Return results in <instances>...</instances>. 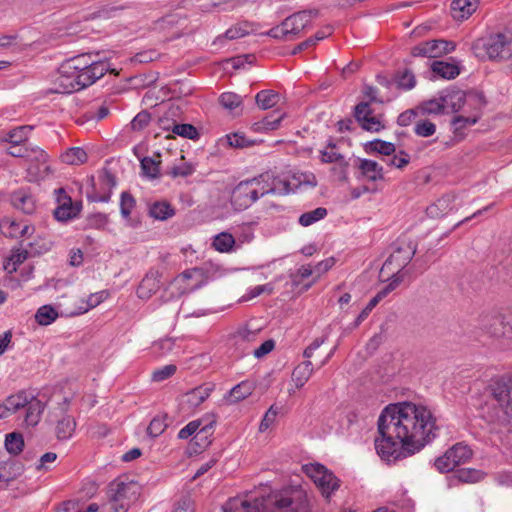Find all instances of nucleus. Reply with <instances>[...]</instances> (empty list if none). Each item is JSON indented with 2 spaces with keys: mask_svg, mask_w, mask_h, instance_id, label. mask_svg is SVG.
<instances>
[{
  "mask_svg": "<svg viewBox=\"0 0 512 512\" xmlns=\"http://www.w3.org/2000/svg\"><path fill=\"white\" fill-rule=\"evenodd\" d=\"M167 418V414L155 416L147 427V434L152 438L160 436L168 427Z\"/></svg>",
  "mask_w": 512,
  "mask_h": 512,
  "instance_id": "44",
  "label": "nucleus"
},
{
  "mask_svg": "<svg viewBox=\"0 0 512 512\" xmlns=\"http://www.w3.org/2000/svg\"><path fill=\"white\" fill-rule=\"evenodd\" d=\"M366 149L367 151L376 152L388 157L392 156L396 151V147L392 142L384 141L381 139L370 141Z\"/></svg>",
  "mask_w": 512,
  "mask_h": 512,
  "instance_id": "41",
  "label": "nucleus"
},
{
  "mask_svg": "<svg viewBox=\"0 0 512 512\" xmlns=\"http://www.w3.org/2000/svg\"><path fill=\"white\" fill-rule=\"evenodd\" d=\"M263 195H287L292 191L290 183L286 179L275 176L272 172H265L259 175Z\"/></svg>",
  "mask_w": 512,
  "mask_h": 512,
  "instance_id": "17",
  "label": "nucleus"
},
{
  "mask_svg": "<svg viewBox=\"0 0 512 512\" xmlns=\"http://www.w3.org/2000/svg\"><path fill=\"white\" fill-rule=\"evenodd\" d=\"M32 401V396H29L26 391H21L16 395L9 396L5 403L12 413L17 412L19 409L26 407Z\"/></svg>",
  "mask_w": 512,
  "mask_h": 512,
  "instance_id": "40",
  "label": "nucleus"
},
{
  "mask_svg": "<svg viewBox=\"0 0 512 512\" xmlns=\"http://www.w3.org/2000/svg\"><path fill=\"white\" fill-rule=\"evenodd\" d=\"M54 193L58 204L53 212L54 218L59 222H68L77 218L82 210V202H73L62 187L55 189Z\"/></svg>",
  "mask_w": 512,
  "mask_h": 512,
  "instance_id": "11",
  "label": "nucleus"
},
{
  "mask_svg": "<svg viewBox=\"0 0 512 512\" xmlns=\"http://www.w3.org/2000/svg\"><path fill=\"white\" fill-rule=\"evenodd\" d=\"M172 132L191 140H194L199 136L196 127L191 124H173Z\"/></svg>",
  "mask_w": 512,
  "mask_h": 512,
  "instance_id": "49",
  "label": "nucleus"
},
{
  "mask_svg": "<svg viewBox=\"0 0 512 512\" xmlns=\"http://www.w3.org/2000/svg\"><path fill=\"white\" fill-rule=\"evenodd\" d=\"M438 431L436 418L426 406L412 402L392 404L378 418L375 449L387 462L407 458L432 442Z\"/></svg>",
  "mask_w": 512,
  "mask_h": 512,
  "instance_id": "1",
  "label": "nucleus"
},
{
  "mask_svg": "<svg viewBox=\"0 0 512 512\" xmlns=\"http://www.w3.org/2000/svg\"><path fill=\"white\" fill-rule=\"evenodd\" d=\"M221 141L226 142L229 147L233 148H245L254 144V142L246 138L243 133L238 132L227 134Z\"/></svg>",
  "mask_w": 512,
  "mask_h": 512,
  "instance_id": "45",
  "label": "nucleus"
},
{
  "mask_svg": "<svg viewBox=\"0 0 512 512\" xmlns=\"http://www.w3.org/2000/svg\"><path fill=\"white\" fill-rule=\"evenodd\" d=\"M470 108H473L472 113L468 115H457L452 119L451 124L455 131H459L467 126H472L479 120L482 106H470Z\"/></svg>",
  "mask_w": 512,
  "mask_h": 512,
  "instance_id": "30",
  "label": "nucleus"
},
{
  "mask_svg": "<svg viewBox=\"0 0 512 512\" xmlns=\"http://www.w3.org/2000/svg\"><path fill=\"white\" fill-rule=\"evenodd\" d=\"M456 477L462 482H477L481 478V472L476 469H460L456 472Z\"/></svg>",
  "mask_w": 512,
  "mask_h": 512,
  "instance_id": "61",
  "label": "nucleus"
},
{
  "mask_svg": "<svg viewBox=\"0 0 512 512\" xmlns=\"http://www.w3.org/2000/svg\"><path fill=\"white\" fill-rule=\"evenodd\" d=\"M421 109L425 114H441L445 112V104L443 96L440 99H433L422 104Z\"/></svg>",
  "mask_w": 512,
  "mask_h": 512,
  "instance_id": "53",
  "label": "nucleus"
},
{
  "mask_svg": "<svg viewBox=\"0 0 512 512\" xmlns=\"http://www.w3.org/2000/svg\"><path fill=\"white\" fill-rule=\"evenodd\" d=\"M235 238L231 233L221 232L214 236L212 246L221 253H229L233 250Z\"/></svg>",
  "mask_w": 512,
  "mask_h": 512,
  "instance_id": "37",
  "label": "nucleus"
},
{
  "mask_svg": "<svg viewBox=\"0 0 512 512\" xmlns=\"http://www.w3.org/2000/svg\"><path fill=\"white\" fill-rule=\"evenodd\" d=\"M306 475L315 483L322 496L329 499L339 489L340 480L334 473L319 463L304 466Z\"/></svg>",
  "mask_w": 512,
  "mask_h": 512,
  "instance_id": "9",
  "label": "nucleus"
},
{
  "mask_svg": "<svg viewBox=\"0 0 512 512\" xmlns=\"http://www.w3.org/2000/svg\"><path fill=\"white\" fill-rule=\"evenodd\" d=\"M220 105L228 110L232 115L238 116L242 113L243 99L234 92H224L219 97Z\"/></svg>",
  "mask_w": 512,
  "mask_h": 512,
  "instance_id": "26",
  "label": "nucleus"
},
{
  "mask_svg": "<svg viewBox=\"0 0 512 512\" xmlns=\"http://www.w3.org/2000/svg\"><path fill=\"white\" fill-rule=\"evenodd\" d=\"M313 374V364L310 360H306L297 365L292 372V380L296 388H301L310 379Z\"/></svg>",
  "mask_w": 512,
  "mask_h": 512,
  "instance_id": "28",
  "label": "nucleus"
},
{
  "mask_svg": "<svg viewBox=\"0 0 512 512\" xmlns=\"http://www.w3.org/2000/svg\"><path fill=\"white\" fill-rule=\"evenodd\" d=\"M455 49L456 44L453 41L434 39L412 47L411 55L414 57L439 58L453 52Z\"/></svg>",
  "mask_w": 512,
  "mask_h": 512,
  "instance_id": "12",
  "label": "nucleus"
},
{
  "mask_svg": "<svg viewBox=\"0 0 512 512\" xmlns=\"http://www.w3.org/2000/svg\"><path fill=\"white\" fill-rule=\"evenodd\" d=\"M150 120V113L147 111H141L131 121V127L134 131H140L148 126Z\"/></svg>",
  "mask_w": 512,
  "mask_h": 512,
  "instance_id": "62",
  "label": "nucleus"
},
{
  "mask_svg": "<svg viewBox=\"0 0 512 512\" xmlns=\"http://www.w3.org/2000/svg\"><path fill=\"white\" fill-rule=\"evenodd\" d=\"M28 256V251H17L5 262L4 269L7 273L12 274L17 270V265L21 264Z\"/></svg>",
  "mask_w": 512,
  "mask_h": 512,
  "instance_id": "51",
  "label": "nucleus"
},
{
  "mask_svg": "<svg viewBox=\"0 0 512 512\" xmlns=\"http://www.w3.org/2000/svg\"><path fill=\"white\" fill-rule=\"evenodd\" d=\"M453 201L454 196L449 194L444 195L427 208V214L430 217H442L452 210Z\"/></svg>",
  "mask_w": 512,
  "mask_h": 512,
  "instance_id": "29",
  "label": "nucleus"
},
{
  "mask_svg": "<svg viewBox=\"0 0 512 512\" xmlns=\"http://www.w3.org/2000/svg\"><path fill=\"white\" fill-rule=\"evenodd\" d=\"M471 50L482 61H507L512 57V31L490 33L478 38L473 42Z\"/></svg>",
  "mask_w": 512,
  "mask_h": 512,
  "instance_id": "4",
  "label": "nucleus"
},
{
  "mask_svg": "<svg viewBox=\"0 0 512 512\" xmlns=\"http://www.w3.org/2000/svg\"><path fill=\"white\" fill-rule=\"evenodd\" d=\"M481 329L495 339H512V313L484 316L481 322Z\"/></svg>",
  "mask_w": 512,
  "mask_h": 512,
  "instance_id": "10",
  "label": "nucleus"
},
{
  "mask_svg": "<svg viewBox=\"0 0 512 512\" xmlns=\"http://www.w3.org/2000/svg\"><path fill=\"white\" fill-rule=\"evenodd\" d=\"M417 250L413 241L398 240L394 244V250L384 262L382 270H389L392 273L390 281L395 275L403 276L400 272L410 263Z\"/></svg>",
  "mask_w": 512,
  "mask_h": 512,
  "instance_id": "8",
  "label": "nucleus"
},
{
  "mask_svg": "<svg viewBox=\"0 0 512 512\" xmlns=\"http://www.w3.org/2000/svg\"><path fill=\"white\" fill-rule=\"evenodd\" d=\"M29 226L27 224H21L15 220L3 219L0 222V230L6 237L16 238L23 235Z\"/></svg>",
  "mask_w": 512,
  "mask_h": 512,
  "instance_id": "31",
  "label": "nucleus"
},
{
  "mask_svg": "<svg viewBox=\"0 0 512 512\" xmlns=\"http://www.w3.org/2000/svg\"><path fill=\"white\" fill-rule=\"evenodd\" d=\"M318 15L316 10H304L292 14L282 21L285 32L290 40H294L301 31L309 27L314 17Z\"/></svg>",
  "mask_w": 512,
  "mask_h": 512,
  "instance_id": "15",
  "label": "nucleus"
},
{
  "mask_svg": "<svg viewBox=\"0 0 512 512\" xmlns=\"http://www.w3.org/2000/svg\"><path fill=\"white\" fill-rule=\"evenodd\" d=\"M434 465L436 469L441 473H447L450 471H453L457 465L452 461L451 455H449V452L446 451L442 456L438 457Z\"/></svg>",
  "mask_w": 512,
  "mask_h": 512,
  "instance_id": "54",
  "label": "nucleus"
},
{
  "mask_svg": "<svg viewBox=\"0 0 512 512\" xmlns=\"http://www.w3.org/2000/svg\"><path fill=\"white\" fill-rule=\"evenodd\" d=\"M285 117V113H273L265 116L260 121L255 122L252 125V129L255 132L263 133L268 131L276 130L280 127L282 120Z\"/></svg>",
  "mask_w": 512,
  "mask_h": 512,
  "instance_id": "25",
  "label": "nucleus"
},
{
  "mask_svg": "<svg viewBox=\"0 0 512 512\" xmlns=\"http://www.w3.org/2000/svg\"><path fill=\"white\" fill-rule=\"evenodd\" d=\"M223 512H311L306 492L300 487H287L274 491L253 502L240 497L230 498Z\"/></svg>",
  "mask_w": 512,
  "mask_h": 512,
  "instance_id": "3",
  "label": "nucleus"
},
{
  "mask_svg": "<svg viewBox=\"0 0 512 512\" xmlns=\"http://www.w3.org/2000/svg\"><path fill=\"white\" fill-rule=\"evenodd\" d=\"M99 181L103 187L108 189V192L103 195L95 194L91 199L94 202H108L111 198V190L116 186V178L110 171L105 170L99 177Z\"/></svg>",
  "mask_w": 512,
  "mask_h": 512,
  "instance_id": "34",
  "label": "nucleus"
},
{
  "mask_svg": "<svg viewBox=\"0 0 512 512\" xmlns=\"http://www.w3.org/2000/svg\"><path fill=\"white\" fill-rule=\"evenodd\" d=\"M402 282V277L395 275L392 281L389 282L382 290H380L366 305V307L358 315L355 325H359L365 320L377 304L384 299L390 292H392Z\"/></svg>",
  "mask_w": 512,
  "mask_h": 512,
  "instance_id": "19",
  "label": "nucleus"
},
{
  "mask_svg": "<svg viewBox=\"0 0 512 512\" xmlns=\"http://www.w3.org/2000/svg\"><path fill=\"white\" fill-rule=\"evenodd\" d=\"M372 114L369 103L360 102L354 108V117L361 124L366 118Z\"/></svg>",
  "mask_w": 512,
  "mask_h": 512,
  "instance_id": "64",
  "label": "nucleus"
},
{
  "mask_svg": "<svg viewBox=\"0 0 512 512\" xmlns=\"http://www.w3.org/2000/svg\"><path fill=\"white\" fill-rule=\"evenodd\" d=\"M107 72L116 74L100 52H88L72 57L59 68L57 83L62 93L70 94L93 85Z\"/></svg>",
  "mask_w": 512,
  "mask_h": 512,
  "instance_id": "2",
  "label": "nucleus"
},
{
  "mask_svg": "<svg viewBox=\"0 0 512 512\" xmlns=\"http://www.w3.org/2000/svg\"><path fill=\"white\" fill-rule=\"evenodd\" d=\"M262 189L260 176L239 182L232 190L231 205L238 211L249 208L264 196Z\"/></svg>",
  "mask_w": 512,
  "mask_h": 512,
  "instance_id": "7",
  "label": "nucleus"
},
{
  "mask_svg": "<svg viewBox=\"0 0 512 512\" xmlns=\"http://www.w3.org/2000/svg\"><path fill=\"white\" fill-rule=\"evenodd\" d=\"M161 273L157 269H150L137 288V296L147 300L152 297L160 288Z\"/></svg>",
  "mask_w": 512,
  "mask_h": 512,
  "instance_id": "18",
  "label": "nucleus"
},
{
  "mask_svg": "<svg viewBox=\"0 0 512 512\" xmlns=\"http://www.w3.org/2000/svg\"><path fill=\"white\" fill-rule=\"evenodd\" d=\"M358 169L361 176L369 181L376 182L384 178L383 167L374 160L359 159Z\"/></svg>",
  "mask_w": 512,
  "mask_h": 512,
  "instance_id": "24",
  "label": "nucleus"
},
{
  "mask_svg": "<svg viewBox=\"0 0 512 512\" xmlns=\"http://www.w3.org/2000/svg\"><path fill=\"white\" fill-rule=\"evenodd\" d=\"M54 173L53 161L49 155L43 149L34 147V182L50 180Z\"/></svg>",
  "mask_w": 512,
  "mask_h": 512,
  "instance_id": "16",
  "label": "nucleus"
},
{
  "mask_svg": "<svg viewBox=\"0 0 512 512\" xmlns=\"http://www.w3.org/2000/svg\"><path fill=\"white\" fill-rule=\"evenodd\" d=\"M479 0H453L451 3V13L455 20H464L469 18L477 9Z\"/></svg>",
  "mask_w": 512,
  "mask_h": 512,
  "instance_id": "23",
  "label": "nucleus"
},
{
  "mask_svg": "<svg viewBox=\"0 0 512 512\" xmlns=\"http://www.w3.org/2000/svg\"><path fill=\"white\" fill-rule=\"evenodd\" d=\"M396 83L399 89L411 90L416 85V79L411 71L405 70L397 77Z\"/></svg>",
  "mask_w": 512,
  "mask_h": 512,
  "instance_id": "58",
  "label": "nucleus"
},
{
  "mask_svg": "<svg viewBox=\"0 0 512 512\" xmlns=\"http://www.w3.org/2000/svg\"><path fill=\"white\" fill-rule=\"evenodd\" d=\"M141 169L143 174L154 179L159 176V162H156L151 157H144L141 159Z\"/></svg>",
  "mask_w": 512,
  "mask_h": 512,
  "instance_id": "50",
  "label": "nucleus"
},
{
  "mask_svg": "<svg viewBox=\"0 0 512 512\" xmlns=\"http://www.w3.org/2000/svg\"><path fill=\"white\" fill-rule=\"evenodd\" d=\"M175 210L168 202H155L149 208V215L156 220H167L174 216Z\"/></svg>",
  "mask_w": 512,
  "mask_h": 512,
  "instance_id": "36",
  "label": "nucleus"
},
{
  "mask_svg": "<svg viewBox=\"0 0 512 512\" xmlns=\"http://www.w3.org/2000/svg\"><path fill=\"white\" fill-rule=\"evenodd\" d=\"M217 417L214 413H207L201 418L190 421L178 432V439L186 440L194 435L192 441L197 446L195 452L205 450L212 443L214 427Z\"/></svg>",
  "mask_w": 512,
  "mask_h": 512,
  "instance_id": "6",
  "label": "nucleus"
},
{
  "mask_svg": "<svg viewBox=\"0 0 512 512\" xmlns=\"http://www.w3.org/2000/svg\"><path fill=\"white\" fill-rule=\"evenodd\" d=\"M327 216V209L318 207L312 211L305 212L300 215L298 222L303 227H308Z\"/></svg>",
  "mask_w": 512,
  "mask_h": 512,
  "instance_id": "43",
  "label": "nucleus"
},
{
  "mask_svg": "<svg viewBox=\"0 0 512 512\" xmlns=\"http://www.w3.org/2000/svg\"><path fill=\"white\" fill-rule=\"evenodd\" d=\"M57 310L51 305H43L38 308L34 319L41 326H47L58 318Z\"/></svg>",
  "mask_w": 512,
  "mask_h": 512,
  "instance_id": "38",
  "label": "nucleus"
},
{
  "mask_svg": "<svg viewBox=\"0 0 512 512\" xmlns=\"http://www.w3.org/2000/svg\"><path fill=\"white\" fill-rule=\"evenodd\" d=\"M177 371V367L174 364H168L163 367H160L153 371L152 380L155 382H162L171 376H173Z\"/></svg>",
  "mask_w": 512,
  "mask_h": 512,
  "instance_id": "56",
  "label": "nucleus"
},
{
  "mask_svg": "<svg viewBox=\"0 0 512 512\" xmlns=\"http://www.w3.org/2000/svg\"><path fill=\"white\" fill-rule=\"evenodd\" d=\"M431 70L435 75L447 80L455 79L460 74L457 64L445 61H434Z\"/></svg>",
  "mask_w": 512,
  "mask_h": 512,
  "instance_id": "27",
  "label": "nucleus"
},
{
  "mask_svg": "<svg viewBox=\"0 0 512 512\" xmlns=\"http://www.w3.org/2000/svg\"><path fill=\"white\" fill-rule=\"evenodd\" d=\"M139 494L140 486L137 482L129 480L125 475L115 478L108 484L106 490L111 512H127Z\"/></svg>",
  "mask_w": 512,
  "mask_h": 512,
  "instance_id": "5",
  "label": "nucleus"
},
{
  "mask_svg": "<svg viewBox=\"0 0 512 512\" xmlns=\"http://www.w3.org/2000/svg\"><path fill=\"white\" fill-rule=\"evenodd\" d=\"M213 390V384H203L193 388L183 395V403L189 409L195 410L210 397Z\"/></svg>",
  "mask_w": 512,
  "mask_h": 512,
  "instance_id": "20",
  "label": "nucleus"
},
{
  "mask_svg": "<svg viewBox=\"0 0 512 512\" xmlns=\"http://www.w3.org/2000/svg\"><path fill=\"white\" fill-rule=\"evenodd\" d=\"M62 160L69 165L83 164L87 161V153L81 147H72L62 155Z\"/></svg>",
  "mask_w": 512,
  "mask_h": 512,
  "instance_id": "42",
  "label": "nucleus"
},
{
  "mask_svg": "<svg viewBox=\"0 0 512 512\" xmlns=\"http://www.w3.org/2000/svg\"><path fill=\"white\" fill-rule=\"evenodd\" d=\"M58 45V39L52 34L43 35L34 41V50L38 49L39 51H44L47 48L54 47Z\"/></svg>",
  "mask_w": 512,
  "mask_h": 512,
  "instance_id": "63",
  "label": "nucleus"
},
{
  "mask_svg": "<svg viewBox=\"0 0 512 512\" xmlns=\"http://www.w3.org/2000/svg\"><path fill=\"white\" fill-rule=\"evenodd\" d=\"M76 428V421L73 417L66 415L56 425V436L59 440H67L72 437Z\"/></svg>",
  "mask_w": 512,
  "mask_h": 512,
  "instance_id": "35",
  "label": "nucleus"
},
{
  "mask_svg": "<svg viewBox=\"0 0 512 512\" xmlns=\"http://www.w3.org/2000/svg\"><path fill=\"white\" fill-rule=\"evenodd\" d=\"M136 205L134 197L128 192H122L120 196V212L123 218L130 217L132 210Z\"/></svg>",
  "mask_w": 512,
  "mask_h": 512,
  "instance_id": "48",
  "label": "nucleus"
},
{
  "mask_svg": "<svg viewBox=\"0 0 512 512\" xmlns=\"http://www.w3.org/2000/svg\"><path fill=\"white\" fill-rule=\"evenodd\" d=\"M320 160L322 163H337L338 167L333 168V171L339 175L341 181L346 182L348 180L347 168L349 164L338 150H321Z\"/></svg>",
  "mask_w": 512,
  "mask_h": 512,
  "instance_id": "21",
  "label": "nucleus"
},
{
  "mask_svg": "<svg viewBox=\"0 0 512 512\" xmlns=\"http://www.w3.org/2000/svg\"><path fill=\"white\" fill-rule=\"evenodd\" d=\"M443 101L445 104V111L451 110L452 112H457L463 109V112L466 113V107L470 106H484V101L481 96L477 94H466L461 90L447 92L443 96Z\"/></svg>",
  "mask_w": 512,
  "mask_h": 512,
  "instance_id": "14",
  "label": "nucleus"
},
{
  "mask_svg": "<svg viewBox=\"0 0 512 512\" xmlns=\"http://www.w3.org/2000/svg\"><path fill=\"white\" fill-rule=\"evenodd\" d=\"M12 205L16 209H20L25 213H29V210L26 209L25 205L31 202V198L29 195L25 194L22 191H16L11 196Z\"/></svg>",
  "mask_w": 512,
  "mask_h": 512,
  "instance_id": "59",
  "label": "nucleus"
},
{
  "mask_svg": "<svg viewBox=\"0 0 512 512\" xmlns=\"http://www.w3.org/2000/svg\"><path fill=\"white\" fill-rule=\"evenodd\" d=\"M254 389L255 384L253 381L244 380L231 388L224 396V399L228 404H235L249 397Z\"/></svg>",
  "mask_w": 512,
  "mask_h": 512,
  "instance_id": "22",
  "label": "nucleus"
},
{
  "mask_svg": "<svg viewBox=\"0 0 512 512\" xmlns=\"http://www.w3.org/2000/svg\"><path fill=\"white\" fill-rule=\"evenodd\" d=\"M384 161L388 166L402 169L409 164L410 156L406 151L400 150L397 154H393L391 158L384 159Z\"/></svg>",
  "mask_w": 512,
  "mask_h": 512,
  "instance_id": "55",
  "label": "nucleus"
},
{
  "mask_svg": "<svg viewBox=\"0 0 512 512\" xmlns=\"http://www.w3.org/2000/svg\"><path fill=\"white\" fill-rule=\"evenodd\" d=\"M252 25L248 22L238 23L235 26L229 28L225 32V37L229 40L238 39L244 37L252 31Z\"/></svg>",
  "mask_w": 512,
  "mask_h": 512,
  "instance_id": "46",
  "label": "nucleus"
},
{
  "mask_svg": "<svg viewBox=\"0 0 512 512\" xmlns=\"http://www.w3.org/2000/svg\"><path fill=\"white\" fill-rule=\"evenodd\" d=\"M492 396L509 424L512 425V374L492 385Z\"/></svg>",
  "mask_w": 512,
  "mask_h": 512,
  "instance_id": "13",
  "label": "nucleus"
},
{
  "mask_svg": "<svg viewBox=\"0 0 512 512\" xmlns=\"http://www.w3.org/2000/svg\"><path fill=\"white\" fill-rule=\"evenodd\" d=\"M195 172V166L192 163L183 162L179 165L172 166L167 174L172 178L187 177Z\"/></svg>",
  "mask_w": 512,
  "mask_h": 512,
  "instance_id": "47",
  "label": "nucleus"
},
{
  "mask_svg": "<svg viewBox=\"0 0 512 512\" xmlns=\"http://www.w3.org/2000/svg\"><path fill=\"white\" fill-rule=\"evenodd\" d=\"M108 296L109 292L107 290H101L96 293H91L86 301V307L80 313H85L88 310L95 308L103 301H105L108 298Z\"/></svg>",
  "mask_w": 512,
  "mask_h": 512,
  "instance_id": "57",
  "label": "nucleus"
},
{
  "mask_svg": "<svg viewBox=\"0 0 512 512\" xmlns=\"http://www.w3.org/2000/svg\"><path fill=\"white\" fill-rule=\"evenodd\" d=\"M279 101L280 94L274 90H261L255 96V102L262 110L273 108Z\"/></svg>",
  "mask_w": 512,
  "mask_h": 512,
  "instance_id": "32",
  "label": "nucleus"
},
{
  "mask_svg": "<svg viewBox=\"0 0 512 512\" xmlns=\"http://www.w3.org/2000/svg\"><path fill=\"white\" fill-rule=\"evenodd\" d=\"M436 132V125L430 120H420L414 126V133L419 137H430Z\"/></svg>",
  "mask_w": 512,
  "mask_h": 512,
  "instance_id": "52",
  "label": "nucleus"
},
{
  "mask_svg": "<svg viewBox=\"0 0 512 512\" xmlns=\"http://www.w3.org/2000/svg\"><path fill=\"white\" fill-rule=\"evenodd\" d=\"M5 448L13 455L21 453L24 448V439L22 434L18 432L8 433L5 437Z\"/></svg>",
  "mask_w": 512,
  "mask_h": 512,
  "instance_id": "39",
  "label": "nucleus"
},
{
  "mask_svg": "<svg viewBox=\"0 0 512 512\" xmlns=\"http://www.w3.org/2000/svg\"><path fill=\"white\" fill-rule=\"evenodd\" d=\"M447 451L449 452V455H451L452 461H454L457 466L468 462L473 454L471 448L461 442L456 443Z\"/></svg>",
  "mask_w": 512,
  "mask_h": 512,
  "instance_id": "33",
  "label": "nucleus"
},
{
  "mask_svg": "<svg viewBox=\"0 0 512 512\" xmlns=\"http://www.w3.org/2000/svg\"><path fill=\"white\" fill-rule=\"evenodd\" d=\"M53 241L50 236H38L34 241V256L41 255L51 250Z\"/></svg>",
  "mask_w": 512,
  "mask_h": 512,
  "instance_id": "60",
  "label": "nucleus"
}]
</instances>
